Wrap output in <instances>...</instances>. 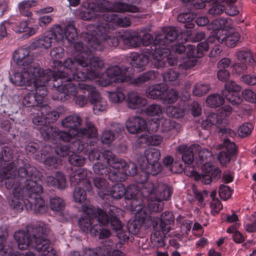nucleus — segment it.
Segmentation results:
<instances>
[{
  "label": "nucleus",
  "instance_id": "1",
  "mask_svg": "<svg viewBox=\"0 0 256 256\" xmlns=\"http://www.w3.org/2000/svg\"><path fill=\"white\" fill-rule=\"evenodd\" d=\"M49 232V228L44 224H32L26 227V231L16 232L14 237L20 250L30 246L40 252V256H57L50 241L46 238Z\"/></svg>",
  "mask_w": 256,
  "mask_h": 256
},
{
  "label": "nucleus",
  "instance_id": "2",
  "mask_svg": "<svg viewBox=\"0 0 256 256\" xmlns=\"http://www.w3.org/2000/svg\"><path fill=\"white\" fill-rule=\"evenodd\" d=\"M178 36V30L174 27H168L164 28V33L157 35L151 46L154 50L152 64L156 68H164L166 60L170 66L177 64V58L175 57L168 58L170 53L168 44L174 40Z\"/></svg>",
  "mask_w": 256,
  "mask_h": 256
},
{
  "label": "nucleus",
  "instance_id": "3",
  "mask_svg": "<svg viewBox=\"0 0 256 256\" xmlns=\"http://www.w3.org/2000/svg\"><path fill=\"white\" fill-rule=\"evenodd\" d=\"M52 74V70H43L34 64L24 68L20 72H15L10 80L18 86H38L42 84H48Z\"/></svg>",
  "mask_w": 256,
  "mask_h": 256
},
{
  "label": "nucleus",
  "instance_id": "4",
  "mask_svg": "<svg viewBox=\"0 0 256 256\" xmlns=\"http://www.w3.org/2000/svg\"><path fill=\"white\" fill-rule=\"evenodd\" d=\"M54 64L55 67L63 66L64 68L70 70L69 72L63 71L53 72L54 76L66 78V81H84L87 79L86 73L80 71L78 68V66L82 68L86 66L85 56L83 55L76 57L74 60L70 58H67L63 63L56 60L54 61Z\"/></svg>",
  "mask_w": 256,
  "mask_h": 256
},
{
  "label": "nucleus",
  "instance_id": "5",
  "mask_svg": "<svg viewBox=\"0 0 256 256\" xmlns=\"http://www.w3.org/2000/svg\"><path fill=\"white\" fill-rule=\"evenodd\" d=\"M12 168L8 166L1 174V178L5 180L6 188L12 190L8 200L10 206L16 212H21L23 210L22 190L20 182L15 177L14 170Z\"/></svg>",
  "mask_w": 256,
  "mask_h": 256
},
{
  "label": "nucleus",
  "instance_id": "6",
  "mask_svg": "<svg viewBox=\"0 0 256 256\" xmlns=\"http://www.w3.org/2000/svg\"><path fill=\"white\" fill-rule=\"evenodd\" d=\"M161 154L156 148H149L146 149L142 156L138 160L139 165L142 170L146 174L156 175L162 170V166L159 162Z\"/></svg>",
  "mask_w": 256,
  "mask_h": 256
},
{
  "label": "nucleus",
  "instance_id": "7",
  "mask_svg": "<svg viewBox=\"0 0 256 256\" xmlns=\"http://www.w3.org/2000/svg\"><path fill=\"white\" fill-rule=\"evenodd\" d=\"M172 192L171 188L167 184L160 182L156 184L152 182H146L142 188L144 196H150L158 200H166Z\"/></svg>",
  "mask_w": 256,
  "mask_h": 256
},
{
  "label": "nucleus",
  "instance_id": "8",
  "mask_svg": "<svg viewBox=\"0 0 256 256\" xmlns=\"http://www.w3.org/2000/svg\"><path fill=\"white\" fill-rule=\"evenodd\" d=\"M52 76H50L49 81L52 80L54 82L52 86L56 88L57 92L58 93L56 99L62 100H66L71 96H75L78 94V88L70 82V81L64 84L63 80H66V78L54 76L52 70Z\"/></svg>",
  "mask_w": 256,
  "mask_h": 256
},
{
  "label": "nucleus",
  "instance_id": "9",
  "mask_svg": "<svg viewBox=\"0 0 256 256\" xmlns=\"http://www.w3.org/2000/svg\"><path fill=\"white\" fill-rule=\"evenodd\" d=\"M223 32V30H218L215 36H211L208 38V42L212 44L216 40L218 43H224L228 47H234L240 40V34L234 30L230 31L226 34H224Z\"/></svg>",
  "mask_w": 256,
  "mask_h": 256
},
{
  "label": "nucleus",
  "instance_id": "10",
  "mask_svg": "<svg viewBox=\"0 0 256 256\" xmlns=\"http://www.w3.org/2000/svg\"><path fill=\"white\" fill-rule=\"evenodd\" d=\"M86 66L87 78H100L102 75V70L104 68V63L102 59L97 56L85 57Z\"/></svg>",
  "mask_w": 256,
  "mask_h": 256
},
{
  "label": "nucleus",
  "instance_id": "11",
  "mask_svg": "<svg viewBox=\"0 0 256 256\" xmlns=\"http://www.w3.org/2000/svg\"><path fill=\"white\" fill-rule=\"evenodd\" d=\"M84 215L79 220V226L84 232H90L95 226L94 222L96 216L94 213V206L90 204H84L82 206Z\"/></svg>",
  "mask_w": 256,
  "mask_h": 256
},
{
  "label": "nucleus",
  "instance_id": "12",
  "mask_svg": "<svg viewBox=\"0 0 256 256\" xmlns=\"http://www.w3.org/2000/svg\"><path fill=\"white\" fill-rule=\"evenodd\" d=\"M113 9H114V3L109 2L107 0H102L97 4L90 6L86 10L82 12L81 17L84 20L96 19L100 16L98 12L106 11L113 12Z\"/></svg>",
  "mask_w": 256,
  "mask_h": 256
},
{
  "label": "nucleus",
  "instance_id": "13",
  "mask_svg": "<svg viewBox=\"0 0 256 256\" xmlns=\"http://www.w3.org/2000/svg\"><path fill=\"white\" fill-rule=\"evenodd\" d=\"M48 84H42L40 86H34L36 90L35 94L28 93L24 98L22 102L28 107L40 106L43 102L44 98L47 95L46 88Z\"/></svg>",
  "mask_w": 256,
  "mask_h": 256
},
{
  "label": "nucleus",
  "instance_id": "14",
  "mask_svg": "<svg viewBox=\"0 0 256 256\" xmlns=\"http://www.w3.org/2000/svg\"><path fill=\"white\" fill-rule=\"evenodd\" d=\"M128 68H121L118 66H113L109 68L106 70L108 82H106L104 86L108 85L112 82L122 83L128 82L130 76L127 75Z\"/></svg>",
  "mask_w": 256,
  "mask_h": 256
},
{
  "label": "nucleus",
  "instance_id": "15",
  "mask_svg": "<svg viewBox=\"0 0 256 256\" xmlns=\"http://www.w3.org/2000/svg\"><path fill=\"white\" fill-rule=\"evenodd\" d=\"M106 44L112 46H116L118 44V38L109 35L106 39H104L100 42L96 36L90 35L88 37L87 46L91 48L90 52H92V50H102Z\"/></svg>",
  "mask_w": 256,
  "mask_h": 256
},
{
  "label": "nucleus",
  "instance_id": "16",
  "mask_svg": "<svg viewBox=\"0 0 256 256\" xmlns=\"http://www.w3.org/2000/svg\"><path fill=\"white\" fill-rule=\"evenodd\" d=\"M148 218L152 222V226L156 228L158 226V222L160 221V228L163 234H166L171 230V225L174 223V217L173 214L170 212H165L160 215V218L148 216Z\"/></svg>",
  "mask_w": 256,
  "mask_h": 256
},
{
  "label": "nucleus",
  "instance_id": "17",
  "mask_svg": "<svg viewBox=\"0 0 256 256\" xmlns=\"http://www.w3.org/2000/svg\"><path fill=\"white\" fill-rule=\"evenodd\" d=\"M200 146L198 144H193L190 146H181L178 148V150L181 154L182 158L184 162L188 164L184 168L185 172H188V169L189 171L191 170L190 165L194 160V154L198 151Z\"/></svg>",
  "mask_w": 256,
  "mask_h": 256
},
{
  "label": "nucleus",
  "instance_id": "18",
  "mask_svg": "<svg viewBox=\"0 0 256 256\" xmlns=\"http://www.w3.org/2000/svg\"><path fill=\"white\" fill-rule=\"evenodd\" d=\"M126 126L129 132L136 134L146 130V122L140 117L132 116L126 122Z\"/></svg>",
  "mask_w": 256,
  "mask_h": 256
},
{
  "label": "nucleus",
  "instance_id": "19",
  "mask_svg": "<svg viewBox=\"0 0 256 256\" xmlns=\"http://www.w3.org/2000/svg\"><path fill=\"white\" fill-rule=\"evenodd\" d=\"M24 202L28 210H33L36 214H42L46 210L45 202L40 194L30 196Z\"/></svg>",
  "mask_w": 256,
  "mask_h": 256
},
{
  "label": "nucleus",
  "instance_id": "20",
  "mask_svg": "<svg viewBox=\"0 0 256 256\" xmlns=\"http://www.w3.org/2000/svg\"><path fill=\"white\" fill-rule=\"evenodd\" d=\"M130 65L134 68L143 70L148 64L149 56L142 53L132 52L128 56Z\"/></svg>",
  "mask_w": 256,
  "mask_h": 256
},
{
  "label": "nucleus",
  "instance_id": "21",
  "mask_svg": "<svg viewBox=\"0 0 256 256\" xmlns=\"http://www.w3.org/2000/svg\"><path fill=\"white\" fill-rule=\"evenodd\" d=\"M30 50L26 48H20L14 51L12 58L18 66H28L33 61Z\"/></svg>",
  "mask_w": 256,
  "mask_h": 256
},
{
  "label": "nucleus",
  "instance_id": "22",
  "mask_svg": "<svg viewBox=\"0 0 256 256\" xmlns=\"http://www.w3.org/2000/svg\"><path fill=\"white\" fill-rule=\"evenodd\" d=\"M214 170L213 166L210 162H206L202 167V173L200 174H198L194 170V168H191L190 170V175L194 176L196 180H200L204 184H210L212 182L210 174Z\"/></svg>",
  "mask_w": 256,
  "mask_h": 256
},
{
  "label": "nucleus",
  "instance_id": "23",
  "mask_svg": "<svg viewBox=\"0 0 256 256\" xmlns=\"http://www.w3.org/2000/svg\"><path fill=\"white\" fill-rule=\"evenodd\" d=\"M18 165L16 166L14 162H10L7 164V166L3 168V170L0 172V176L1 177V174L6 170L8 166H10L14 170L15 177L18 178V180L21 183L20 178H30L29 176L28 172L31 169L28 164H22L19 162H18Z\"/></svg>",
  "mask_w": 256,
  "mask_h": 256
},
{
  "label": "nucleus",
  "instance_id": "24",
  "mask_svg": "<svg viewBox=\"0 0 256 256\" xmlns=\"http://www.w3.org/2000/svg\"><path fill=\"white\" fill-rule=\"evenodd\" d=\"M126 102L128 108L132 110L140 108L147 104V100L146 98L133 91L130 92L127 94Z\"/></svg>",
  "mask_w": 256,
  "mask_h": 256
},
{
  "label": "nucleus",
  "instance_id": "25",
  "mask_svg": "<svg viewBox=\"0 0 256 256\" xmlns=\"http://www.w3.org/2000/svg\"><path fill=\"white\" fill-rule=\"evenodd\" d=\"M36 159L42 162L46 166L51 168H57L62 165L60 159L56 156L51 155L48 152H44L36 154Z\"/></svg>",
  "mask_w": 256,
  "mask_h": 256
},
{
  "label": "nucleus",
  "instance_id": "26",
  "mask_svg": "<svg viewBox=\"0 0 256 256\" xmlns=\"http://www.w3.org/2000/svg\"><path fill=\"white\" fill-rule=\"evenodd\" d=\"M76 134V139L94 138L96 137L98 130L94 124L88 119H86L84 128H79Z\"/></svg>",
  "mask_w": 256,
  "mask_h": 256
},
{
  "label": "nucleus",
  "instance_id": "27",
  "mask_svg": "<svg viewBox=\"0 0 256 256\" xmlns=\"http://www.w3.org/2000/svg\"><path fill=\"white\" fill-rule=\"evenodd\" d=\"M102 158L106 160L107 164L114 169L115 170H122L120 172L122 173L126 163L124 160L118 158L116 156L110 151L106 150L103 154Z\"/></svg>",
  "mask_w": 256,
  "mask_h": 256
},
{
  "label": "nucleus",
  "instance_id": "28",
  "mask_svg": "<svg viewBox=\"0 0 256 256\" xmlns=\"http://www.w3.org/2000/svg\"><path fill=\"white\" fill-rule=\"evenodd\" d=\"M120 38L124 45L129 47L136 48L142 44V38L135 32H125Z\"/></svg>",
  "mask_w": 256,
  "mask_h": 256
},
{
  "label": "nucleus",
  "instance_id": "29",
  "mask_svg": "<svg viewBox=\"0 0 256 256\" xmlns=\"http://www.w3.org/2000/svg\"><path fill=\"white\" fill-rule=\"evenodd\" d=\"M209 42L208 39L206 42L198 44L196 47L194 45L188 44L186 47L188 56L191 58H201L203 56V52L206 51L209 48Z\"/></svg>",
  "mask_w": 256,
  "mask_h": 256
},
{
  "label": "nucleus",
  "instance_id": "30",
  "mask_svg": "<svg viewBox=\"0 0 256 256\" xmlns=\"http://www.w3.org/2000/svg\"><path fill=\"white\" fill-rule=\"evenodd\" d=\"M28 196H36L40 194L42 192V187L40 184L33 180V176L32 175L30 178H26L24 188Z\"/></svg>",
  "mask_w": 256,
  "mask_h": 256
},
{
  "label": "nucleus",
  "instance_id": "31",
  "mask_svg": "<svg viewBox=\"0 0 256 256\" xmlns=\"http://www.w3.org/2000/svg\"><path fill=\"white\" fill-rule=\"evenodd\" d=\"M82 124L80 118L76 114H73L66 117L62 121V126L68 129L70 132L76 133L78 131V128Z\"/></svg>",
  "mask_w": 256,
  "mask_h": 256
},
{
  "label": "nucleus",
  "instance_id": "32",
  "mask_svg": "<svg viewBox=\"0 0 256 256\" xmlns=\"http://www.w3.org/2000/svg\"><path fill=\"white\" fill-rule=\"evenodd\" d=\"M106 22L100 24L96 28V36L100 42L102 41L111 34L115 28L113 24L105 20Z\"/></svg>",
  "mask_w": 256,
  "mask_h": 256
},
{
  "label": "nucleus",
  "instance_id": "33",
  "mask_svg": "<svg viewBox=\"0 0 256 256\" xmlns=\"http://www.w3.org/2000/svg\"><path fill=\"white\" fill-rule=\"evenodd\" d=\"M78 88L82 93H85L86 92H88V96L91 104L103 99L96 88L92 86L81 83L78 84Z\"/></svg>",
  "mask_w": 256,
  "mask_h": 256
},
{
  "label": "nucleus",
  "instance_id": "34",
  "mask_svg": "<svg viewBox=\"0 0 256 256\" xmlns=\"http://www.w3.org/2000/svg\"><path fill=\"white\" fill-rule=\"evenodd\" d=\"M167 89V86L164 84H154L148 88L146 94L148 98L154 100L160 98L162 100V96Z\"/></svg>",
  "mask_w": 256,
  "mask_h": 256
},
{
  "label": "nucleus",
  "instance_id": "35",
  "mask_svg": "<svg viewBox=\"0 0 256 256\" xmlns=\"http://www.w3.org/2000/svg\"><path fill=\"white\" fill-rule=\"evenodd\" d=\"M158 72L154 70H148L140 74L138 76L132 78L129 81L132 84L140 86L150 80H154L158 78Z\"/></svg>",
  "mask_w": 256,
  "mask_h": 256
},
{
  "label": "nucleus",
  "instance_id": "36",
  "mask_svg": "<svg viewBox=\"0 0 256 256\" xmlns=\"http://www.w3.org/2000/svg\"><path fill=\"white\" fill-rule=\"evenodd\" d=\"M102 16L104 20L112 23L114 26L128 27L130 26L131 24L130 21L128 18H119L116 14H103Z\"/></svg>",
  "mask_w": 256,
  "mask_h": 256
},
{
  "label": "nucleus",
  "instance_id": "37",
  "mask_svg": "<svg viewBox=\"0 0 256 256\" xmlns=\"http://www.w3.org/2000/svg\"><path fill=\"white\" fill-rule=\"evenodd\" d=\"M149 220L150 218H148L147 214L144 213V216L136 215V218L128 224V231L133 234H137L142 224Z\"/></svg>",
  "mask_w": 256,
  "mask_h": 256
},
{
  "label": "nucleus",
  "instance_id": "38",
  "mask_svg": "<svg viewBox=\"0 0 256 256\" xmlns=\"http://www.w3.org/2000/svg\"><path fill=\"white\" fill-rule=\"evenodd\" d=\"M13 29L16 33L27 32L24 34V36L28 38L36 34L38 31V26L28 28L27 22L24 21L16 24L14 26Z\"/></svg>",
  "mask_w": 256,
  "mask_h": 256
},
{
  "label": "nucleus",
  "instance_id": "39",
  "mask_svg": "<svg viewBox=\"0 0 256 256\" xmlns=\"http://www.w3.org/2000/svg\"><path fill=\"white\" fill-rule=\"evenodd\" d=\"M139 8L136 5L128 4L124 2H116L114 3V9L113 12H138Z\"/></svg>",
  "mask_w": 256,
  "mask_h": 256
},
{
  "label": "nucleus",
  "instance_id": "40",
  "mask_svg": "<svg viewBox=\"0 0 256 256\" xmlns=\"http://www.w3.org/2000/svg\"><path fill=\"white\" fill-rule=\"evenodd\" d=\"M46 180L48 184L59 188H64L66 184V179L64 175L60 172H56L55 177L47 176Z\"/></svg>",
  "mask_w": 256,
  "mask_h": 256
},
{
  "label": "nucleus",
  "instance_id": "41",
  "mask_svg": "<svg viewBox=\"0 0 256 256\" xmlns=\"http://www.w3.org/2000/svg\"><path fill=\"white\" fill-rule=\"evenodd\" d=\"M88 176V171L83 168H79L72 172L70 176V180L72 185L76 186L82 182Z\"/></svg>",
  "mask_w": 256,
  "mask_h": 256
},
{
  "label": "nucleus",
  "instance_id": "42",
  "mask_svg": "<svg viewBox=\"0 0 256 256\" xmlns=\"http://www.w3.org/2000/svg\"><path fill=\"white\" fill-rule=\"evenodd\" d=\"M144 198L146 200L148 208L151 212L152 216V213L158 212L162 210L164 206L162 200L152 198L150 196H144Z\"/></svg>",
  "mask_w": 256,
  "mask_h": 256
},
{
  "label": "nucleus",
  "instance_id": "43",
  "mask_svg": "<svg viewBox=\"0 0 256 256\" xmlns=\"http://www.w3.org/2000/svg\"><path fill=\"white\" fill-rule=\"evenodd\" d=\"M160 124H161L163 132H170L172 130H175L178 132L180 130V125L175 121L166 118H162L160 120Z\"/></svg>",
  "mask_w": 256,
  "mask_h": 256
},
{
  "label": "nucleus",
  "instance_id": "44",
  "mask_svg": "<svg viewBox=\"0 0 256 256\" xmlns=\"http://www.w3.org/2000/svg\"><path fill=\"white\" fill-rule=\"evenodd\" d=\"M130 200H131L130 204L132 210L136 212V215L144 216V213L146 214L142 210L144 200H146V198H143L142 196Z\"/></svg>",
  "mask_w": 256,
  "mask_h": 256
},
{
  "label": "nucleus",
  "instance_id": "45",
  "mask_svg": "<svg viewBox=\"0 0 256 256\" xmlns=\"http://www.w3.org/2000/svg\"><path fill=\"white\" fill-rule=\"evenodd\" d=\"M236 56L240 62L249 64L252 66L256 64V62L250 51L242 50H238L236 52Z\"/></svg>",
  "mask_w": 256,
  "mask_h": 256
},
{
  "label": "nucleus",
  "instance_id": "46",
  "mask_svg": "<svg viewBox=\"0 0 256 256\" xmlns=\"http://www.w3.org/2000/svg\"><path fill=\"white\" fill-rule=\"evenodd\" d=\"M220 116L216 114H210L206 120H204L202 126L206 130H208L213 125L220 124L223 122L224 118H220Z\"/></svg>",
  "mask_w": 256,
  "mask_h": 256
},
{
  "label": "nucleus",
  "instance_id": "47",
  "mask_svg": "<svg viewBox=\"0 0 256 256\" xmlns=\"http://www.w3.org/2000/svg\"><path fill=\"white\" fill-rule=\"evenodd\" d=\"M119 209L114 206H110L108 208V212L110 216V221L111 226L116 231L122 228V224L120 221L117 218L116 212H118Z\"/></svg>",
  "mask_w": 256,
  "mask_h": 256
},
{
  "label": "nucleus",
  "instance_id": "48",
  "mask_svg": "<svg viewBox=\"0 0 256 256\" xmlns=\"http://www.w3.org/2000/svg\"><path fill=\"white\" fill-rule=\"evenodd\" d=\"M36 4V1L35 0H26L20 2L18 5L20 12L22 14L28 17H30L32 13L29 11V10L34 6Z\"/></svg>",
  "mask_w": 256,
  "mask_h": 256
},
{
  "label": "nucleus",
  "instance_id": "49",
  "mask_svg": "<svg viewBox=\"0 0 256 256\" xmlns=\"http://www.w3.org/2000/svg\"><path fill=\"white\" fill-rule=\"evenodd\" d=\"M224 96L218 94H214L208 96L206 102L208 106L212 108H217L224 104Z\"/></svg>",
  "mask_w": 256,
  "mask_h": 256
},
{
  "label": "nucleus",
  "instance_id": "50",
  "mask_svg": "<svg viewBox=\"0 0 256 256\" xmlns=\"http://www.w3.org/2000/svg\"><path fill=\"white\" fill-rule=\"evenodd\" d=\"M94 213L96 216L95 220L98 222V223L97 224H100L102 226H105L109 224L110 216L108 212V214L102 209H97L96 210L94 207Z\"/></svg>",
  "mask_w": 256,
  "mask_h": 256
},
{
  "label": "nucleus",
  "instance_id": "51",
  "mask_svg": "<svg viewBox=\"0 0 256 256\" xmlns=\"http://www.w3.org/2000/svg\"><path fill=\"white\" fill-rule=\"evenodd\" d=\"M92 234L94 236H98L100 239H104L108 238L111 234L110 230L106 228H103L102 226L100 224H95V226L92 230Z\"/></svg>",
  "mask_w": 256,
  "mask_h": 256
},
{
  "label": "nucleus",
  "instance_id": "52",
  "mask_svg": "<svg viewBox=\"0 0 256 256\" xmlns=\"http://www.w3.org/2000/svg\"><path fill=\"white\" fill-rule=\"evenodd\" d=\"M54 138L59 139L63 142H69L72 138H76V133L70 132L68 130V132L64 131H60L56 128V130L54 131Z\"/></svg>",
  "mask_w": 256,
  "mask_h": 256
},
{
  "label": "nucleus",
  "instance_id": "53",
  "mask_svg": "<svg viewBox=\"0 0 256 256\" xmlns=\"http://www.w3.org/2000/svg\"><path fill=\"white\" fill-rule=\"evenodd\" d=\"M48 33L52 36V39L56 42L61 41L64 38V33L63 32L62 29L58 24L52 26Z\"/></svg>",
  "mask_w": 256,
  "mask_h": 256
},
{
  "label": "nucleus",
  "instance_id": "54",
  "mask_svg": "<svg viewBox=\"0 0 256 256\" xmlns=\"http://www.w3.org/2000/svg\"><path fill=\"white\" fill-rule=\"evenodd\" d=\"M48 33L45 36H42L34 43L36 47L48 48H50L53 42V40Z\"/></svg>",
  "mask_w": 256,
  "mask_h": 256
},
{
  "label": "nucleus",
  "instance_id": "55",
  "mask_svg": "<svg viewBox=\"0 0 256 256\" xmlns=\"http://www.w3.org/2000/svg\"><path fill=\"white\" fill-rule=\"evenodd\" d=\"M110 100L114 103H120L126 99L124 89L118 88L116 90L110 92L109 94Z\"/></svg>",
  "mask_w": 256,
  "mask_h": 256
},
{
  "label": "nucleus",
  "instance_id": "56",
  "mask_svg": "<svg viewBox=\"0 0 256 256\" xmlns=\"http://www.w3.org/2000/svg\"><path fill=\"white\" fill-rule=\"evenodd\" d=\"M126 192L124 186L120 183L114 185L110 190V194L112 198L116 199H120Z\"/></svg>",
  "mask_w": 256,
  "mask_h": 256
},
{
  "label": "nucleus",
  "instance_id": "57",
  "mask_svg": "<svg viewBox=\"0 0 256 256\" xmlns=\"http://www.w3.org/2000/svg\"><path fill=\"white\" fill-rule=\"evenodd\" d=\"M210 90V86L208 84L197 83L193 88L194 95L198 96H202L206 94Z\"/></svg>",
  "mask_w": 256,
  "mask_h": 256
},
{
  "label": "nucleus",
  "instance_id": "58",
  "mask_svg": "<svg viewBox=\"0 0 256 256\" xmlns=\"http://www.w3.org/2000/svg\"><path fill=\"white\" fill-rule=\"evenodd\" d=\"M124 195L126 198L128 200L132 199L142 196L144 198V194H142V188L140 191L138 187L135 185H131L128 186L127 188L126 189Z\"/></svg>",
  "mask_w": 256,
  "mask_h": 256
},
{
  "label": "nucleus",
  "instance_id": "59",
  "mask_svg": "<svg viewBox=\"0 0 256 256\" xmlns=\"http://www.w3.org/2000/svg\"><path fill=\"white\" fill-rule=\"evenodd\" d=\"M222 95L228 101L233 105H238L242 103V99L241 96L236 92L226 93V91H222Z\"/></svg>",
  "mask_w": 256,
  "mask_h": 256
},
{
  "label": "nucleus",
  "instance_id": "60",
  "mask_svg": "<svg viewBox=\"0 0 256 256\" xmlns=\"http://www.w3.org/2000/svg\"><path fill=\"white\" fill-rule=\"evenodd\" d=\"M39 130L44 139L54 138V131L56 130V128L44 124Z\"/></svg>",
  "mask_w": 256,
  "mask_h": 256
},
{
  "label": "nucleus",
  "instance_id": "61",
  "mask_svg": "<svg viewBox=\"0 0 256 256\" xmlns=\"http://www.w3.org/2000/svg\"><path fill=\"white\" fill-rule=\"evenodd\" d=\"M173 161L174 159L172 156H167L164 159L163 162L166 166H170L172 164V166L170 168L172 172H181L184 169L182 164L176 162L173 164Z\"/></svg>",
  "mask_w": 256,
  "mask_h": 256
},
{
  "label": "nucleus",
  "instance_id": "62",
  "mask_svg": "<svg viewBox=\"0 0 256 256\" xmlns=\"http://www.w3.org/2000/svg\"><path fill=\"white\" fill-rule=\"evenodd\" d=\"M216 148L218 150L224 149L225 151L229 152L234 154L236 147L235 144L232 142L230 138H224L222 144H218L216 146Z\"/></svg>",
  "mask_w": 256,
  "mask_h": 256
},
{
  "label": "nucleus",
  "instance_id": "63",
  "mask_svg": "<svg viewBox=\"0 0 256 256\" xmlns=\"http://www.w3.org/2000/svg\"><path fill=\"white\" fill-rule=\"evenodd\" d=\"M178 96V92L172 88L166 92V94L162 96V100L166 104H171L175 102Z\"/></svg>",
  "mask_w": 256,
  "mask_h": 256
},
{
  "label": "nucleus",
  "instance_id": "64",
  "mask_svg": "<svg viewBox=\"0 0 256 256\" xmlns=\"http://www.w3.org/2000/svg\"><path fill=\"white\" fill-rule=\"evenodd\" d=\"M64 36L69 42H72L74 40L78 37V33L75 26L72 24H68L65 29Z\"/></svg>",
  "mask_w": 256,
  "mask_h": 256
}]
</instances>
